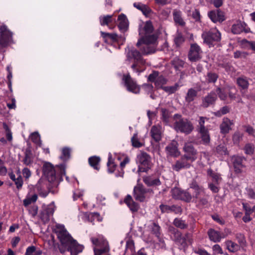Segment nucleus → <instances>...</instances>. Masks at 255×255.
I'll list each match as a JSON object with an SVG mask.
<instances>
[{
	"instance_id": "6e6552de",
	"label": "nucleus",
	"mask_w": 255,
	"mask_h": 255,
	"mask_svg": "<svg viewBox=\"0 0 255 255\" xmlns=\"http://www.w3.org/2000/svg\"><path fill=\"white\" fill-rule=\"evenodd\" d=\"M122 82L128 92L135 94L139 93V86L137 84L136 81L131 78L128 74L123 76Z\"/></svg>"
},
{
	"instance_id": "0e129e2a",
	"label": "nucleus",
	"mask_w": 255,
	"mask_h": 255,
	"mask_svg": "<svg viewBox=\"0 0 255 255\" xmlns=\"http://www.w3.org/2000/svg\"><path fill=\"white\" fill-rule=\"evenodd\" d=\"M84 190L81 189H77L73 192V198L74 200H76L78 198H81L84 195Z\"/></svg>"
},
{
	"instance_id": "f257e3e1",
	"label": "nucleus",
	"mask_w": 255,
	"mask_h": 255,
	"mask_svg": "<svg viewBox=\"0 0 255 255\" xmlns=\"http://www.w3.org/2000/svg\"><path fill=\"white\" fill-rule=\"evenodd\" d=\"M140 39L136 45L142 53L150 54L156 51L157 45V35L153 32V26L149 21L140 25L139 27Z\"/></svg>"
},
{
	"instance_id": "4be33fe9",
	"label": "nucleus",
	"mask_w": 255,
	"mask_h": 255,
	"mask_svg": "<svg viewBox=\"0 0 255 255\" xmlns=\"http://www.w3.org/2000/svg\"><path fill=\"white\" fill-rule=\"evenodd\" d=\"M233 125V121H231L227 118H224L220 126L221 132L223 134L228 133L231 130L232 126Z\"/></svg>"
},
{
	"instance_id": "1a4fd4ad",
	"label": "nucleus",
	"mask_w": 255,
	"mask_h": 255,
	"mask_svg": "<svg viewBox=\"0 0 255 255\" xmlns=\"http://www.w3.org/2000/svg\"><path fill=\"white\" fill-rule=\"evenodd\" d=\"M137 162L139 164L138 170L145 172L150 167V157L144 152H140L137 156Z\"/></svg>"
},
{
	"instance_id": "a18cd8bd",
	"label": "nucleus",
	"mask_w": 255,
	"mask_h": 255,
	"mask_svg": "<svg viewBox=\"0 0 255 255\" xmlns=\"http://www.w3.org/2000/svg\"><path fill=\"white\" fill-rule=\"evenodd\" d=\"M132 145L135 147H140L143 145L144 143L141 141L138 137L137 133H135L131 138Z\"/></svg>"
},
{
	"instance_id": "7ed1b4c3",
	"label": "nucleus",
	"mask_w": 255,
	"mask_h": 255,
	"mask_svg": "<svg viewBox=\"0 0 255 255\" xmlns=\"http://www.w3.org/2000/svg\"><path fill=\"white\" fill-rule=\"evenodd\" d=\"M54 229L62 245L66 247L71 246V248H70L71 251H73L72 247L74 246L77 247L76 250L79 252H82L83 251L84 249L83 246L79 244L76 240L72 238V237L68 233L63 225L56 224Z\"/></svg>"
},
{
	"instance_id": "cd10ccee",
	"label": "nucleus",
	"mask_w": 255,
	"mask_h": 255,
	"mask_svg": "<svg viewBox=\"0 0 255 255\" xmlns=\"http://www.w3.org/2000/svg\"><path fill=\"white\" fill-rule=\"evenodd\" d=\"M120 160L119 157L113 158L111 153H109L108 161L107 162L108 170L109 173H113L116 169L117 164Z\"/></svg>"
},
{
	"instance_id": "4d7b16f0",
	"label": "nucleus",
	"mask_w": 255,
	"mask_h": 255,
	"mask_svg": "<svg viewBox=\"0 0 255 255\" xmlns=\"http://www.w3.org/2000/svg\"><path fill=\"white\" fill-rule=\"evenodd\" d=\"M229 108L227 106H224L222 107L220 110L214 112V114L215 116L220 117L222 115L226 114L229 112Z\"/></svg>"
},
{
	"instance_id": "bb28decb",
	"label": "nucleus",
	"mask_w": 255,
	"mask_h": 255,
	"mask_svg": "<svg viewBox=\"0 0 255 255\" xmlns=\"http://www.w3.org/2000/svg\"><path fill=\"white\" fill-rule=\"evenodd\" d=\"M245 158L242 156H234L232 157L235 170L237 173H240L243 171L244 166L243 164V161Z\"/></svg>"
},
{
	"instance_id": "5fc2aeb1",
	"label": "nucleus",
	"mask_w": 255,
	"mask_h": 255,
	"mask_svg": "<svg viewBox=\"0 0 255 255\" xmlns=\"http://www.w3.org/2000/svg\"><path fill=\"white\" fill-rule=\"evenodd\" d=\"M238 85L243 89H247L248 87L249 83L246 78L244 77L239 78L237 80Z\"/></svg>"
},
{
	"instance_id": "c03bdc74",
	"label": "nucleus",
	"mask_w": 255,
	"mask_h": 255,
	"mask_svg": "<svg viewBox=\"0 0 255 255\" xmlns=\"http://www.w3.org/2000/svg\"><path fill=\"white\" fill-rule=\"evenodd\" d=\"M173 18L175 22L180 25H183L184 22L181 17V12L178 10H174L173 12Z\"/></svg>"
},
{
	"instance_id": "7c9ffc66",
	"label": "nucleus",
	"mask_w": 255,
	"mask_h": 255,
	"mask_svg": "<svg viewBox=\"0 0 255 255\" xmlns=\"http://www.w3.org/2000/svg\"><path fill=\"white\" fill-rule=\"evenodd\" d=\"M243 208L245 210V215L243 218V220L245 223L249 222L252 220L251 215L254 213L255 216V205L252 208L247 204H243Z\"/></svg>"
},
{
	"instance_id": "473e14b6",
	"label": "nucleus",
	"mask_w": 255,
	"mask_h": 255,
	"mask_svg": "<svg viewBox=\"0 0 255 255\" xmlns=\"http://www.w3.org/2000/svg\"><path fill=\"white\" fill-rule=\"evenodd\" d=\"M125 202L132 212H136L138 209V205L134 202L130 195H127L125 199Z\"/></svg>"
},
{
	"instance_id": "13d9d810",
	"label": "nucleus",
	"mask_w": 255,
	"mask_h": 255,
	"mask_svg": "<svg viewBox=\"0 0 255 255\" xmlns=\"http://www.w3.org/2000/svg\"><path fill=\"white\" fill-rule=\"evenodd\" d=\"M242 43L247 48L251 49L255 52V41H249L244 39L242 41Z\"/></svg>"
},
{
	"instance_id": "2f4dec72",
	"label": "nucleus",
	"mask_w": 255,
	"mask_h": 255,
	"mask_svg": "<svg viewBox=\"0 0 255 255\" xmlns=\"http://www.w3.org/2000/svg\"><path fill=\"white\" fill-rule=\"evenodd\" d=\"M145 190L142 186H137L134 188V197L136 200L143 201L145 198Z\"/></svg>"
},
{
	"instance_id": "c9c22d12",
	"label": "nucleus",
	"mask_w": 255,
	"mask_h": 255,
	"mask_svg": "<svg viewBox=\"0 0 255 255\" xmlns=\"http://www.w3.org/2000/svg\"><path fill=\"white\" fill-rule=\"evenodd\" d=\"M145 227L148 230L151 231L153 234H155L157 237L160 235V227L156 223L153 222H150L145 225Z\"/></svg>"
},
{
	"instance_id": "052dcab7",
	"label": "nucleus",
	"mask_w": 255,
	"mask_h": 255,
	"mask_svg": "<svg viewBox=\"0 0 255 255\" xmlns=\"http://www.w3.org/2000/svg\"><path fill=\"white\" fill-rule=\"evenodd\" d=\"M184 41V38L180 33H177L174 38V43L177 46H179Z\"/></svg>"
},
{
	"instance_id": "338daca9",
	"label": "nucleus",
	"mask_w": 255,
	"mask_h": 255,
	"mask_svg": "<svg viewBox=\"0 0 255 255\" xmlns=\"http://www.w3.org/2000/svg\"><path fill=\"white\" fill-rule=\"evenodd\" d=\"M217 152L221 155H226L227 154V148L224 145L220 144L217 147Z\"/></svg>"
},
{
	"instance_id": "e2e57ef3",
	"label": "nucleus",
	"mask_w": 255,
	"mask_h": 255,
	"mask_svg": "<svg viewBox=\"0 0 255 255\" xmlns=\"http://www.w3.org/2000/svg\"><path fill=\"white\" fill-rule=\"evenodd\" d=\"M96 202L99 206H105L106 205V198L102 195L99 194L96 197Z\"/></svg>"
},
{
	"instance_id": "e433bc0d",
	"label": "nucleus",
	"mask_w": 255,
	"mask_h": 255,
	"mask_svg": "<svg viewBox=\"0 0 255 255\" xmlns=\"http://www.w3.org/2000/svg\"><path fill=\"white\" fill-rule=\"evenodd\" d=\"M37 199V195L35 193L31 194L28 193L26 196V198L23 200V205L24 206L27 207L28 205L35 202Z\"/></svg>"
},
{
	"instance_id": "a19ab883",
	"label": "nucleus",
	"mask_w": 255,
	"mask_h": 255,
	"mask_svg": "<svg viewBox=\"0 0 255 255\" xmlns=\"http://www.w3.org/2000/svg\"><path fill=\"white\" fill-rule=\"evenodd\" d=\"M142 88L145 93L150 95L151 99H155L156 98V96L153 93L154 88L152 85L149 84H143Z\"/></svg>"
},
{
	"instance_id": "864d4df0",
	"label": "nucleus",
	"mask_w": 255,
	"mask_h": 255,
	"mask_svg": "<svg viewBox=\"0 0 255 255\" xmlns=\"http://www.w3.org/2000/svg\"><path fill=\"white\" fill-rule=\"evenodd\" d=\"M90 222L92 223L95 221L101 222L103 220V218L97 212L90 213Z\"/></svg>"
},
{
	"instance_id": "a211bd4d",
	"label": "nucleus",
	"mask_w": 255,
	"mask_h": 255,
	"mask_svg": "<svg viewBox=\"0 0 255 255\" xmlns=\"http://www.w3.org/2000/svg\"><path fill=\"white\" fill-rule=\"evenodd\" d=\"M202 50L197 44H191L188 57L191 61H196L201 58Z\"/></svg>"
},
{
	"instance_id": "ea45409f",
	"label": "nucleus",
	"mask_w": 255,
	"mask_h": 255,
	"mask_svg": "<svg viewBox=\"0 0 255 255\" xmlns=\"http://www.w3.org/2000/svg\"><path fill=\"white\" fill-rule=\"evenodd\" d=\"M229 90V87H228L224 88H218L217 89L216 92L221 100L225 101L227 99V93H228Z\"/></svg>"
},
{
	"instance_id": "6ab92c4d",
	"label": "nucleus",
	"mask_w": 255,
	"mask_h": 255,
	"mask_svg": "<svg viewBox=\"0 0 255 255\" xmlns=\"http://www.w3.org/2000/svg\"><path fill=\"white\" fill-rule=\"evenodd\" d=\"M184 150L185 152L184 156L191 162L197 158V152L193 148L191 143H186L184 147Z\"/></svg>"
},
{
	"instance_id": "bf43d9fd",
	"label": "nucleus",
	"mask_w": 255,
	"mask_h": 255,
	"mask_svg": "<svg viewBox=\"0 0 255 255\" xmlns=\"http://www.w3.org/2000/svg\"><path fill=\"white\" fill-rule=\"evenodd\" d=\"M218 78V75L215 73L209 72L206 77V80L209 83H215Z\"/></svg>"
},
{
	"instance_id": "dca6fc26",
	"label": "nucleus",
	"mask_w": 255,
	"mask_h": 255,
	"mask_svg": "<svg viewBox=\"0 0 255 255\" xmlns=\"http://www.w3.org/2000/svg\"><path fill=\"white\" fill-rule=\"evenodd\" d=\"M231 233V231L229 229L225 230V233L223 234L213 229H210L208 231L209 239L214 243L220 242L222 238H225Z\"/></svg>"
},
{
	"instance_id": "c756f323",
	"label": "nucleus",
	"mask_w": 255,
	"mask_h": 255,
	"mask_svg": "<svg viewBox=\"0 0 255 255\" xmlns=\"http://www.w3.org/2000/svg\"><path fill=\"white\" fill-rule=\"evenodd\" d=\"M190 188L194 191V194L193 195L194 198L200 200V196L204 194V188L200 187L195 182L190 184Z\"/></svg>"
},
{
	"instance_id": "b1692460",
	"label": "nucleus",
	"mask_w": 255,
	"mask_h": 255,
	"mask_svg": "<svg viewBox=\"0 0 255 255\" xmlns=\"http://www.w3.org/2000/svg\"><path fill=\"white\" fill-rule=\"evenodd\" d=\"M177 142L175 140H172L166 147L167 154L175 157L179 156L180 152L177 148Z\"/></svg>"
},
{
	"instance_id": "423d86ee",
	"label": "nucleus",
	"mask_w": 255,
	"mask_h": 255,
	"mask_svg": "<svg viewBox=\"0 0 255 255\" xmlns=\"http://www.w3.org/2000/svg\"><path fill=\"white\" fill-rule=\"evenodd\" d=\"M179 115L176 114L174 116L175 120L174 127L175 130L185 133H190L193 129L192 125L186 119H181Z\"/></svg>"
},
{
	"instance_id": "5701e85b",
	"label": "nucleus",
	"mask_w": 255,
	"mask_h": 255,
	"mask_svg": "<svg viewBox=\"0 0 255 255\" xmlns=\"http://www.w3.org/2000/svg\"><path fill=\"white\" fill-rule=\"evenodd\" d=\"M118 21H119L118 27L120 31L126 32L128 27V21L126 15L123 13L120 14L118 18Z\"/></svg>"
},
{
	"instance_id": "de8ad7c7",
	"label": "nucleus",
	"mask_w": 255,
	"mask_h": 255,
	"mask_svg": "<svg viewBox=\"0 0 255 255\" xmlns=\"http://www.w3.org/2000/svg\"><path fill=\"white\" fill-rule=\"evenodd\" d=\"M33 157L32 154L29 150H26L25 153V157L23 160V162L26 165H29L32 163Z\"/></svg>"
},
{
	"instance_id": "6e6d98bb",
	"label": "nucleus",
	"mask_w": 255,
	"mask_h": 255,
	"mask_svg": "<svg viewBox=\"0 0 255 255\" xmlns=\"http://www.w3.org/2000/svg\"><path fill=\"white\" fill-rule=\"evenodd\" d=\"M173 224L176 227L180 229H185L187 227L184 221L178 218L174 219Z\"/></svg>"
},
{
	"instance_id": "20e7f679",
	"label": "nucleus",
	"mask_w": 255,
	"mask_h": 255,
	"mask_svg": "<svg viewBox=\"0 0 255 255\" xmlns=\"http://www.w3.org/2000/svg\"><path fill=\"white\" fill-rule=\"evenodd\" d=\"M127 60L133 62L131 68L133 70L138 74L145 69L146 64L145 61L142 58L140 53L133 47H128L126 49Z\"/></svg>"
},
{
	"instance_id": "aec40b11",
	"label": "nucleus",
	"mask_w": 255,
	"mask_h": 255,
	"mask_svg": "<svg viewBox=\"0 0 255 255\" xmlns=\"http://www.w3.org/2000/svg\"><path fill=\"white\" fill-rule=\"evenodd\" d=\"M208 16L214 22L223 21L225 18L224 13L219 10H212L208 13Z\"/></svg>"
},
{
	"instance_id": "f8f14e48",
	"label": "nucleus",
	"mask_w": 255,
	"mask_h": 255,
	"mask_svg": "<svg viewBox=\"0 0 255 255\" xmlns=\"http://www.w3.org/2000/svg\"><path fill=\"white\" fill-rule=\"evenodd\" d=\"M148 81L154 83L157 89H162L164 87V85L166 84L167 80L159 72H153L148 76Z\"/></svg>"
},
{
	"instance_id": "37998d69",
	"label": "nucleus",
	"mask_w": 255,
	"mask_h": 255,
	"mask_svg": "<svg viewBox=\"0 0 255 255\" xmlns=\"http://www.w3.org/2000/svg\"><path fill=\"white\" fill-rule=\"evenodd\" d=\"M197 94V91L192 88L189 89L186 94L185 100L187 102H191L193 101L196 97Z\"/></svg>"
},
{
	"instance_id": "774afa93",
	"label": "nucleus",
	"mask_w": 255,
	"mask_h": 255,
	"mask_svg": "<svg viewBox=\"0 0 255 255\" xmlns=\"http://www.w3.org/2000/svg\"><path fill=\"white\" fill-rule=\"evenodd\" d=\"M183 61L179 59L178 58H175L172 61V64L174 66L175 68L178 69L180 67H183L184 65Z\"/></svg>"
},
{
	"instance_id": "f704fd0d",
	"label": "nucleus",
	"mask_w": 255,
	"mask_h": 255,
	"mask_svg": "<svg viewBox=\"0 0 255 255\" xmlns=\"http://www.w3.org/2000/svg\"><path fill=\"white\" fill-rule=\"evenodd\" d=\"M8 175L10 179L14 182V183L18 189H20L23 185V180L21 175L16 177L15 175L13 172H9Z\"/></svg>"
},
{
	"instance_id": "a878e982",
	"label": "nucleus",
	"mask_w": 255,
	"mask_h": 255,
	"mask_svg": "<svg viewBox=\"0 0 255 255\" xmlns=\"http://www.w3.org/2000/svg\"><path fill=\"white\" fill-rule=\"evenodd\" d=\"M232 31L235 34H240L243 31L247 33L249 31V28L248 27H246V24L245 23L241 21H238L233 25Z\"/></svg>"
},
{
	"instance_id": "9d476101",
	"label": "nucleus",
	"mask_w": 255,
	"mask_h": 255,
	"mask_svg": "<svg viewBox=\"0 0 255 255\" xmlns=\"http://www.w3.org/2000/svg\"><path fill=\"white\" fill-rule=\"evenodd\" d=\"M12 41V33L5 25L0 26V47L6 46Z\"/></svg>"
},
{
	"instance_id": "0eeeda50",
	"label": "nucleus",
	"mask_w": 255,
	"mask_h": 255,
	"mask_svg": "<svg viewBox=\"0 0 255 255\" xmlns=\"http://www.w3.org/2000/svg\"><path fill=\"white\" fill-rule=\"evenodd\" d=\"M204 42L210 47L213 45L214 42L221 40V33L216 28H212L208 31H204L202 34Z\"/></svg>"
},
{
	"instance_id": "58836bf2",
	"label": "nucleus",
	"mask_w": 255,
	"mask_h": 255,
	"mask_svg": "<svg viewBox=\"0 0 255 255\" xmlns=\"http://www.w3.org/2000/svg\"><path fill=\"white\" fill-rule=\"evenodd\" d=\"M101 161V159L100 157L97 156H93L90 157L89 158V163L91 166H92L94 169L99 170L100 169V162Z\"/></svg>"
},
{
	"instance_id": "4c0bfd02",
	"label": "nucleus",
	"mask_w": 255,
	"mask_h": 255,
	"mask_svg": "<svg viewBox=\"0 0 255 255\" xmlns=\"http://www.w3.org/2000/svg\"><path fill=\"white\" fill-rule=\"evenodd\" d=\"M143 181L148 186H157L160 184V181L158 178L150 176L144 177Z\"/></svg>"
},
{
	"instance_id": "8fccbe9b",
	"label": "nucleus",
	"mask_w": 255,
	"mask_h": 255,
	"mask_svg": "<svg viewBox=\"0 0 255 255\" xmlns=\"http://www.w3.org/2000/svg\"><path fill=\"white\" fill-rule=\"evenodd\" d=\"M199 132L203 142L205 144L208 143L210 142V138L208 129L200 130Z\"/></svg>"
},
{
	"instance_id": "393cba45",
	"label": "nucleus",
	"mask_w": 255,
	"mask_h": 255,
	"mask_svg": "<svg viewBox=\"0 0 255 255\" xmlns=\"http://www.w3.org/2000/svg\"><path fill=\"white\" fill-rule=\"evenodd\" d=\"M216 99V93L215 92H211L208 95L203 98L202 106L205 108L208 107L210 105L214 104Z\"/></svg>"
},
{
	"instance_id": "ddd939ff",
	"label": "nucleus",
	"mask_w": 255,
	"mask_h": 255,
	"mask_svg": "<svg viewBox=\"0 0 255 255\" xmlns=\"http://www.w3.org/2000/svg\"><path fill=\"white\" fill-rule=\"evenodd\" d=\"M55 210V206L53 202L48 205H44L40 214V218L44 223L48 222L53 215Z\"/></svg>"
},
{
	"instance_id": "69168bd1",
	"label": "nucleus",
	"mask_w": 255,
	"mask_h": 255,
	"mask_svg": "<svg viewBox=\"0 0 255 255\" xmlns=\"http://www.w3.org/2000/svg\"><path fill=\"white\" fill-rule=\"evenodd\" d=\"M3 128L6 132V136L8 141H11L12 139V133L9 128L8 126L5 124L3 123Z\"/></svg>"
},
{
	"instance_id": "c85d7f7f",
	"label": "nucleus",
	"mask_w": 255,
	"mask_h": 255,
	"mask_svg": "<svg viewBox=\"0 0 255 255\" xmlns=\"http://www.w3.org/2000/svg\"><path fill=\"white\" fill-rule=\"evenodd\" d=\"M189 161L185 157H182L180 160H177L173 165V169L176 171H179L183 168H189L190 166Z\"/></svg>"
},
{
	"instance_id": "9b49d317",
	"label": "nucleus",
	"mask_w": 255,
	"mask_h": 255,
	"mask_svg": "<svg viewBox=\"0 0 255 255\" xmlns=\"http://www.w3.org/2000/svg\"><path fill=\"white\" fill-rule=\"evenodd\" d=\"M169 231L171 234V238L179 246L180 249L184 250L187 246L186 238L184 237H182L181 233L173 227H170Z\"/></svg>"
},
{
	"instance_id": "4468645a",
	"label": "nucleus",
	"mask_w": 255,
	"mask_h": 255,
	"mask_svg": "<svg viewBox=\"0 0 255 255\" xmlns=\"http://www.w3.org/2000/svg\"><path fill=\"white\" fill-rule=\"evenodd\" d=\"M207 174L212 178L213 182L214 183H210L209 184V188L213 192H218L219 191L218 185L219 184L222 180L220 175L210 169L208 170Z\"/></svg>"
},
{
	"instance_id": "2eb2a0df",
	"label": "nucleus",
	"mask_w": 255,
	"mask_h": 255,
	"mask_svg": "<svg viewBox=\"0 0 255 255\" xmlns=\"http://www.w3.org/2000/svg\"><path fill=\"white\" fill-rule=\"evenodd\" d=\"M171 194L174 198L184 200L186 202L190 201L192 198L189 192L186 191L181 190L177 187H175L171 190Z\"/></svg>"
},
{
	"instance_id": "49530a36",
	"label": "nucleus",
	"mask_w": 255,
	"mask_h": 255,
	"mask_svg": "<svg viewBox=\"0 0 255 255\" xmlns=\"http://www.w3.org/2000/svg\"><path fill=\"white\" fill-rule=\"evenodd\" d=\"M70 148L67 147L63 148L62 149V154L60 156V159H61L63 161H67L70 158Z\"/></svg>"
},
{
	"instance_id": "680f3d73",
	"label": "nucleus",
	"mask_w": 255,
	"mask_h": 255,
	"mask_svg": "<svg viewBox=\"0 0 255 255\" xmlns=\"http://www.w3.org/2000/svg\"><path fill=\"white\" fill-rule=\"evenodd\" d=\"M254 145L252 143L246 144L244 147L245 152L247 154H252L254 153Z\"/></svg>"
},
{
	"instance_id": "3c124183",
	"label": "nucleus",
	"mask_w": 255,
	"mask_h": 255,
	"mask_svg": "<svg viewBox=\"0 0 255 255\" xmlns=\"http://www.w3.org/2000/svg\"><path fill=\"white\" fill-rule=\"evenodd\" d=\"M226 245L228 250L231 252H235L239 249V246L231 241H227Z\"/></svg>"
},
{
	"instance_id": "39448f33",
	"label": "nucleus",
	"mask_w": 255,
	"mask_h": 255,
	"mask_svg": "<svg viewBox=\"0 0 255 255\" xmlns=\"http://www.w3.org/2000/svg\"><path fill=\"white\" fill-rule=\"evenodd\" d=\"M94 246V255H110L108 254L109 248L107 241L103 236L98 235L91 238Z\"/></svg>"
},
{
	"instance_id": "603ef678",
	"label": "nucleus",
	"mask_w": 255,
	"mask_h": 255,
	"mask_svg": "<svg viewBox=\"0 0 255 255\" xmlns=\"http://www.w3.org/2000/svg\"><path fill=\"white\" fill-rule=\"evenodd\" d=\"M129 162V159L127 157L125 158L124 160L120 163V168L121 171H119V173H116V177H123L124 172L123 171V168L125 166L126 164H127Z\"/></svg>"
},
{
	"instance_id": "412c9836",
	"label": "nucleus",
	"mask_w": 255,
	"mask_h": 255,
	"mask_svg": "<svg viewBox=\"0 0 255 255\" xmlns=\"http://www.w3.org/2000/svg\"><path fill=\"white\" fill-rule=\"evenodd\" d=\"M163 132L162 127L160 125H157L153 126L150 130L151 136L155 141L158 142L161 138V135Z\"/></svg>"
},
{
	"instance_id": "72a5a7b5",
	"label": "nucleus",
	"mask_w": 255,
	"mask_h": 255,
	"mask_svg": "<svg viewBox=\"0 0 255 255\" xmlns=\"http://www.w3.org/2000/svg\"><path fill=\"white\" fill-rule=\"evenodd\" d=\"M113 14L101 16L99 17L101 25H108L110 28H112L109 26V24L113 22H116L115 19L113 18Z\"/></svg>"
},
{
	"instance_id": "f03ea898",
	"label": "nucleus",
	"mask_w": 255,
	"mask_h": 255,
	"mask_svg": "<svg viewBox=\"0 0 255 255\" xmlns=\"http://www.w3.org/2000/svg\"><path fill=\"white\" fill-rule=\"evenodd\" d=\"M65 163L54 167L50 163L46 162L43 166V175L49 182L56 185L62 180V176L65 175Z\"/></svg>"
},
{
	"instance_id": "09e8293b",
	"label": "nucleus",
	"mask_w": 255,
	"mask_h": 255,
	"mask_svg": "<svg viewBox=\"0 0 255 255\" xmlns=\"http://www.w3.org/2000/svg\"><path fill=\"white\" fill-rule=\"evenodd\" d=\"M31 140L37 145L41 146V141L40 136L38 132H34L30 134Z\"/></svg>"
},
{
	"instance_id": "f3484780",
	"label": "nucleus",
	"mask_w": 255,
	"mask_h": 255,
	"mask_svg": "<svg viewBox=\"0 0 255 255\" xmlns=\"http://www.w3.org/2000/svg\"><path fill=\"white\" fill-rule=\"evenodd\" d=\"M101 34L104 41L109 44H111L114 42H120L121 41H124L125 40V38L123 37H119L115 33H110L101 31Z\"/></svg>"
},
{
	"instance_id": "79ce46f5",
	"label": "nucleus",
	"mask_w": 255,
	"mask_h": 255,
	"mask_svg": "<svg viewBox=\"0 0 255 255\" xmlns=\"http://www.w3.org/2000/svg\"><path fill=\"white\" fill-rule=\"evenodd\" d=\"M181 86V85L177 83L173 86H165L164 87H163V90L167 94H172L177 91Z\"/></svg>"
}]
</instances>
